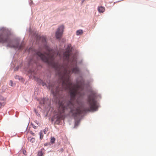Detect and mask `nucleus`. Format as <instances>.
<instances>
[{
	"label": "nucleus",
	"instance_id": "obj_1",
	"mask_svg": "<svg viewBox=\"0 0 156 156\" xmlns=\"http://www.w3.org/2000/svg\"><path fill=\"white\" fill-rule=\"evenodd\" d=\"M39 38L40 40L44 43V48L46 52L44 54L40 51L36 52V56L39 57L44 62L52 66L56 70V74L59 77V83L57 86L48 83H45L41 80V84L43 86H45L48 88L51 89L55 100L62 97L61 93L63 90L70 91L73 89L77 91L79 90H83V86L82 83H78L76 84H73L70 80V76L72 73L78 74L79 69L77 66L76 58L75 56H71V50L68 47L66 51L63 53V57L65 63L61 65L58 62L54 61L55 56L56 55L55 51L50 48L47 44L46 37L45 36L37 37V39Z\"/></svg>",
	"mask_w": 156,
	"mask_h": 156
},
{
	"label": "nucleus",
	"instance_id": "obj_2",
	"mask_svg": "<svg viewBox=\"0 0 156 156\" xmlns=\"http://www.w3.org/2000/svg\"><path fill=\"white\" fill-rule=\"evenodd\" d=\"M82 90H79L76 91L74 89L71 90L69 101H66L64 100L62 97L54 100L56 103H58L59 105L58 112L59 114L57 116V119L55 122L57 124L60 123L61 120L64 119L65 115L63 114L66 110H68L71 113L72 115L75 117L82 113V111L79 108L77 107L76 104L78 102L75 99L76 95H78L79 96L82 95Z\"/></svg>",
	"mask_w": 156,
	"mask_h": 156
},
{
	"label": "nucleus",
	"instance_id": "obj_3",
	"mask_svg": "<svg viewBox=\"0 0 156 156\" xmlns=\"http://www.w3.org/2000/svg\"><path fill=\"white\" fill-rule=\"evenodd\" d=\"M0 43H6L7 46L11 48H18L21 50L23 49L24 46V43L19 46L18 43H15L14 41H11L10 38V33L5 28H2L0 29Z\"/></svg>",
	"mask_w": 156,
	"mask_h": 156
},
{
	"label": "nucleus",
	"instance_id": "obj_4",
	"mask_svg": "<svg viewBox=\"0 0 156 156\" xmlns=\"http://www.w3.org/2000/svg\"><path fill=\"white\" fill-rule=\"evenodd\" d=\"M95 94L92 93L87 98V104L89 108L86 110L87 111H95L97 110L98 105L97 102L95 100Z\"/></svg>",
	"mask_w": 156,
	"mask_h": 156
},
{
	"label": "nucleus",
	"instance_id": "obj_5",
	"mask_svg": "<svg viewBox=\"0 0 156 156\" xmlns=\"http://www.w3.org/2000/svg\"><path fill=\"white\" fill-rule=\"evenodd\" d=\"M64 27L63 25L59 27L55 33V36L57 39H60L62 37L64 31Z\"/></svg>",
	"mask_w": 156,
	"mask_h": 156
},
{
	"label": "nucleus",
	"instance_id": "obj_6",
	"mask_svg": "<svg viewBox=\"0 0 156 156\" xmlns=\"http://www.w3.org/2000/svg\"><path fill=\"white\" fill-rule=\"evenodd\" d=\"M45 130H44L43 131H41L40 133H39V135H40V138L41 140L42 139L44 136L43 133L44 134H45Z\"/></svg>",
	"mask_w": 156,
	"mask_h": 156
},
{
	"label": "nucleus",
	"instance_id": "obj_7",
	"mask_svg": "<svg viewBox=\"0 0 156 156\" xmlns=\"http://www.w3.org/2000/svg\"><path fill=\"white\" fill-rule=\"evenodd\" d=\"M98 10L99 12H103L105 11V8L104 7H99L98 8Z\"/></svg>",
	"mask_w": 156,
	"mask_h": 156
},
{
	"label": "nucleus",
	"instance_id": "obj_8",
	"mask_svg": "<svg viewBox=\"0 0 156 156\" xmlns=\"http://www.w3.org/2000/svg\"><path fill=\"white\" fill-rule=\"evenodd\" d=\"M83 32L82 30H80L77 31L76 34L77 35H82L83 34Z\"/></svg>",
	"mask_w": 156,
	"mask_h": 156
},
{
	"label": "nucleus",
	"instance_id": "obj_9",
	"mask_svg": "<svg viewBox=\"0 0 156 156\" xmlns=\"http://www.w3.org/2000/svg\"><path fill=\"white\" fill-rule=\"evenodd\" d=\"M6 100V98H4L2 96L0 95V101H4Z\"/></svg>",
	"mask_w": 156,
	"mask_h": 156
},
{
	"label": "nucleus",
	"instance_id": "obj_10",
	"mask_svg": "<svg viewBox=\"0 0 156 156\" xmlns=\"http://www.w3.org/2000/svg\"><path fill=\"white\" fill-rule=\"evenodd\" d=\"M55 139L54 137H51V142L53 144L55 143Z\"/></svg>",
	"mask_w": 156,
	"mask_h": 156
},
{
	"label": "nucleus",
	"instance_id": "obj_11",
	"mask_svg": "<svg viewBox=\"0 0 156 156\" xmlns=\"http://www.w3.org/2000/svg\"><path fill=\"white\" fill-rule=\"evenodd\" d=\"M43 155V153L42 151H40L38 152V156H42Z\"/></svg>",
	"mask_w": 156,
	"mask_h": 156
},
{
	"label": "nucleus",
	"instance_id": "obj_12",
	"mask_svg": "<svg viewBox=\"0 0 156 156\" xmlns=\"http://www.w3.org/2000/svg\"><path fill=\"white\" fill-rule=\"evenodd\" d=\"M35 141V139L34 138H32L30 140V141L32 143L34 142Z\"/></svg>",
	"mask_w": 156,
	"mask_h": 156
},
{
	"label": "nucleus",
	"instance_id": "obj_13",
	"mask_svg": "<svg viewBox=\"0 0 156 156\" xmlns=\"http://www.w3.org/2000/svg\"><path fill=\"white\" fill-rule=\"evenodd\" d=\"M45 99H43L41 101V103L42 102L43 104H45Z\"/></svg>",
	"mask_w": 156,
	"mask_h": 156
},
{
	"label": "nucleus",
	"instance_id": "obj_14",
	"mask_svg": "<svg viewBox=\"0 0 156 156\" xmlns=\"http://www.w3.org/2000/svg\"><path fill=\"white\" fill-rule=\"evenodd\" d=\"M5 104V103H4V102L1 103L0 102V109L1 108L2 106V105H4Z\"/></svg>",
	"mask_w": 156,
	"mask_h": 156
},
{
	"label": "nucleus",
	"instance_id": "obj_15",
	"mask_svg": "<svg viewBox=\"0 0 156 156\" xmlns=\"http://www.w3.org/2000/svg\"><path fill=\"white\" fill-rule=\"evenodd\" d=\"M10 83H11V86H12V84H13V83H12V80H10Z\"/></svg>",
	"mask_w": 156,
	"mask_h": 156
},
{
	"label": "nucleus",
	"instance_id": "obj_16",
	"mask_svg": "<svg viewBox=\"0 0 156 156\" xmlns=\"http://www.w3.org/2000/svg\"><path fill=\"white\" fill-rule=\"evenodd\" d=\"M35 112L36 113V114L38 115H39L40 116V115L39 114H38L37 112V111H36V110H35Z\"/></svg>",
	"mask_w": 156,
	"mask_h": 156
},
{
	"label": "nucleus",
	"instance_id": "obj_17",
	"mask_svg": "<svg viewBox=\"0 0 156 156\" xmlns=\"http://www.w3.org/2000/svg\"><path fill=\"white\" fill-rule=\"evenodd\" d=\"M35 112L36 113V114L38 115H39L40 116V115L39 114H38L37 112V111H36V110H35Z\"/></svg>",
	"mask_w": 156,
	"mask_h": 156
},
{
	"label": "nucleus",
	"instance_id": "obj_18",
	"mask_svg": "<svg viewBox=\"0 0 156 156\" xmlns=\"http://www.w3.org/2000/svg\"><path fill=\"white\" fill-rule=\"evenodd\" d=\"M57 55H58L60 57H61L60 53H59L58 52V54Z\"/></svg>",
	"mask_w": 156,
	"mask_h": 156
},
{
	"label": "nucleus",
	"instance_id": "obj_19",
	"mask_svg": "<svg viewBox=\"0 0 156 156\" xmlns=\"http://www.w3.org/2000/svg\"><path fill=\"white\" fill-rule=\"evenodd\" d=\"M33 59H31V60H30V62H29V64H30V63H31L33 61Z\"/></svg>",
	"mask_w": 156,
	"mask_h": 156
},
{
	"label": "nucleus",
	"instance_id": "obj_20",
	"mask_svg": "<svg viewBox=\"0 0 156 156\" xmlns=\"http://www.w3.org/2000/svg\"><path fill=\"white\" fill-rule=\"evenodd\" d=\"M48 145V144L47 143H46V144H44V145H45V146H46V145Z\"/></svg>",
	"mask_w": 156,
	"mask_h": 156
},
{
	"label": "nucleus",
	"instance_id": "obj_21",
	"mask_svg": "<svg viewBox=\"0 0 156 156\" xmlns=\"http://www.w3.org/2000/svg\"><path fill=\"white\" fill-rule=\"evenodd\" d=\"M25 153V152H23V153L24 154H25V155L26 154H25V153Z\"/></svg>",
	"mask_w": 156,
	"mask_h": 156
},
{
	"label": "nucleus",
	"instance_id": "obj_22",
	"mask_svg": "<svg viewBox=\"0 0 156 156\" xmlns=\"http://www.w3.org/2000/svg\"><path fill=\"white\" fill-rule=\"evenodd\" d=\"M25 153V152H23V153L24 154H25V155L26 154H25V153Z\"/></svg>",
	"mask_w": 156,
	"mask_h": 156
},
{
	"label": "nucleus",
	"instance_id": "obj_23",
	"mask_svg": "<svg viewBox=\"0 0 156 156\" xmlns=\"http://www.w3.org/2000/svg\"><path fill=\"white\" fill-rule=\"evenodd\" d=\"M36 62L35 61H34V63H35Z\"/></svg>",
	"mask_w": 156,
	"mask_h": 156
},
{
	"label": "nucleus",
	"instance_id": "obj_24",
	"mask_svg": "<svg viewBox=\"0 0 156 156\" xmlns=\"http://www.w3.org/2000/svg\"><path fill=\"white\" fill-rule=\"evenodd\" d=\"M35 56H35V55H34V57H35Z\"/></svg>",
	"mask_w": 156,
	"mask_h": 156
}]
</instances>
